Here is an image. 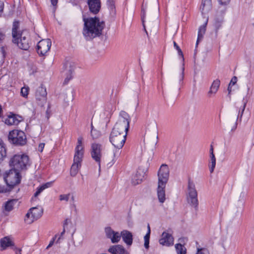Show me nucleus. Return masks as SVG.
<instances>
[{
    "instance_id": "nucleus-33",
    "label": "nucleus",
    "mask_w": 254,
    "mask_h": 254,
    "mask_svg": "<svg viewBox=\"0 0 254 254\" xmlns=\"http://www.w3.org/2000/svg\"><path fill=\"white\" fill-rule=\"evenodd\" d=\"M150 227L149 225H147V232L144 237V247L147 249L149 248V238H150Z\"/></svg>"
},
{
    "instance_id": "nucleus-15",
    "label": "nucleus",
    "mask_w": 254,
    "mask_h": 254,
    "mask_svg": "<svg viewBox=\"0 0 254 254\" xmlns=\"http://www.w3.org/2000/svg\"><path fill=\"white\" fill-rule=\"evenodd\" d=\"M147 169L145 168H139L136 173L132 177L131 183L133 185H137L140 184L145 178Z\"/></svg>"
},
{
    "instance_id": "nucleus-18",
    "label": "nucleus",
    "mask_w": 254,
    "mask_h": 254,
    "mask_svg": "<svg viewBox=\"0 0 254 254\" xmlns=\"http://www.w3.org/2000/svg\"><path fill=\"white\" fill-rule=\"evenodd\" d=\"M88 5L90 11L93 13H97L101 8L100 0H88Z\"/></svg>"
},
{
    "instance_id": "nucleus-7",
    "label": "nucleus",
    "mask_w": 254,
    "mask_h": 254,
    "mask_svg": "<svg viewBox=\"0 0 254 254\" xmlns=\"http://www.w3.org/2000/svg\"><path fill=\"white\" fill-rule=\"evenodd\" d=\"M20 172L11 168L8 172L5 173L4 179L7 186L11 188L20 183L21 180Z\"/></svg>"
},
{
    "instance_id": "nucleus-9",
    "label": "nucleus",
    "mask_w": 254,
    "mask_h": 254,
    "mask_svg": "<svg viewBox=\"0 0 254 254\" xmlns=\"http://www.w3.org/2000/svg\"><path fill=\"white\" fill-rule=\"evenodd\" d=\"M43 214V209L40 206L32 207L29 209L26 213L24 221L27 224H30L39 219Z\"/></svg>"
},
{
    "instance_id": "nucleus-43",
    "label": "nucleus",
    "mask_w": 254,
    "mask_h": 254,
    "mask_svg": "<svg viewBox=\"0 0 254 254\" xmlns=\"http://www.w3.org/2000/svg\"><path fill=\"white\" fill-rule=\"evenodd\" d=\"M13 250L14 251L15 254H21L22 250L21 248L15 247L13 248Z\"/></svg>"
},
{
    "instance_id": "nucleus-41",
    "label": "nucleus",
    "mask_w": 254,
    "mask_h": 254,
    "mask_svg": "<svg viewBox=\"0 0 254 254\" xmlns=\"http://www.w3.org/2000/svg\"><path fill=\"white\" fill-rule=\"evenodd\" d=\"M246 103H244V105H243V106L242 107V111L241 112H240V111H239V113H238V117H237V120H238V118L240 116V119L242 118V116H243V113H244V111L245 109V107H246Z\"/></svg>"
},
{
    "instance_id": "nucleus-39",
    "label": "nucleus",
    "mask_w": 254,
    "mask_h": 254,
    "mask_svg": "<svg viewBox=\"0 0 254 254\" xmlns=\"http://www.w3.org/2000/svg\"><path fill=\"white\" fill-rule=\"evenodd\" d=\"M145 13H146V8H144V7H143L142 8V10H141V19H142V24L144 27V28H145L144 18L145 17Z\"/></svg>"
},
{
    "instance_id": "nucleus-50",
    "label": "nucleus",
    "mask_w": 254,
    "mask_h": 254,
    "mask_svg": "<svg viewBox=\"0 0 254 254\" xmlns=\"http://www.w3.org/2000/svg\"><path fill=\"white\" fill-rule=\"evenodd\" d=\"M237 122H236V123H235V124L234 125V126L232 127L231 128V131H233L235 130V129L237 128Z\"/></svg>"
},
{
    "instance_id": "nucleus-13",
    "label": "nucleus",
    "mask_w": 254,
    "mask_h": 254,
    "mask_svg": "<svg viewBox=\"0 0 254 254\" xmlns=\"http://www.w3.org/2000/svg\"><path fill=\"white\" fill-rule=\"evenodd\" d=\"M106 237L113 244L118 243L121 240V232L114 230L111 227L105 228Z\"/></svg>"
},
{
    "instance_id": "nucleus-21",
    "label": "nucleus",
    "mask_w": 254,
    "mask_h": 254,
    "mask_svg": "<svg viewBox=\"0 0 254 254\" xmlns=\"http://www.w3.org/2000/svg\"><path fill=\"white\" fill-rule=\"evenodd\" d=\"M0 247L2 250H5L7 248L14 245V242L11 237L6 236L0 239Z\"/></svg>"
},
{
    "instance_id": "nucleus-8",
    "label": "nucleus",
    "mask_w": 254,
    "mask_h": 254,
    "mask_svg": "<svg viewBox=\"0 0 254 254\" xmlns=\"http://www.w3.org/2000/svg\"><path fill=\"white\" fill-rule=\"evenodd\" d=\"M127 134L112 130L110 137V142L117 149H121L126 141Z\"/></svg>"
},
{
    "instance_id": "nucleus-36",
    "label": "nucleus",
    "mask_w": 254,
    "mask_h": 254,
    "mask_svg": "<svg viewBox=\"0 0 254 254\" xmlns=\"http://www.w3.org/2000/svg\"><path fill=\"white\" fill-rule=\"evenodd\" d=\"M29 92V88L27 86H24L21 88L20 95L25 98H27Z\"/></svg>"
},
{
    "instance_id": "nucleus-31",
    "label": "nucleus",
    "mask_w": 254,
    "mask_h": 254,
    "mask_svg": "<svg viewBox=\"0 0 254 254\" xmlns=\"http://www.w3.org/2000/svg\"><path fill=\"white\" fill-rule=\"evenodd\" d=\"M177 254H187V249L181 244H176L175 245Z\"/></svg>"
},
{
    "instance_id": "nucleus-24",
    "label": "nucleus",
    "mask_w": 254,
    "mask_h": 254,
    "mask_svg": "<svg viewBox=\"0 0 254 254\" xmlns=\"http://www.w3.org/2000/svg\"><path fill=\"white\" fill-rule=\"evenodd\" d=\"M47 92L45 88L39 87L36 92V98L37 100L45 102L46 100Z\"/></svg>"
},
{
    "instance_id": "nucleus-38",
    "label": "nucleus",
    "mask_w": 254,
    "mask_h": 254,
    "mask_svg": "<svg viewBox=\"0 0 254 254\" xmlns=\"http://www.w3.org/2000/svg\"><path fill=\"white\" fill-rule=\"evenodd\" d=\"M91 135L94 139L97 138L100 136V132L98 130L94 129L92 125H91Z\"/></svg>"
},
{
    "instance_id": "nucleus-22",
    "label": "nucleus",
    "mask_w": 254,
    "mask_h": 254,
    "mask_svg": "<svg viewBox=\"0 0 254 254\" xmlns=\"http://www.w3.org/2000/svg\"><path fill=\"white\" fill-rule=\"evenodd\" d=\"M211 7V0H202L200 8L202 14L204 15L207 14L210 11Z\"/></svg>"
},
{
    "instance_id": "nucleus-53",
    "label": "nucleus",
    "mask_w": 254,
    "mask_h": 254,
    "mask_svg": "<svg viewBox=\"0 0 254 254\" xmlns=\"http://www.w3.org/2000/svg\"><path fill=\"white\" fill-rule=\"evenodd\" d=\"M4 37V35L2 34L1 31L0 30V41L2 40Z\"/></svg>"
},
{
    "instance_id": "nucleus-28",
    "label": "nucleus",
    "mask_w": 254,
    "mask_h": 254,
    "mask_svg": "<svg viewBox=\"0 0 254 254\" xmlns=\"http://www.w3.org/2000/svg\"><path fill=\"white\" fill-rule=\"evenodd\" d=\"M53 182H49L38 187L34 193V196H38L45 189L51 187L53 185Z\"/></svg>"
},
{
    "instance_id": "nucleus-3",
    "label": "nucleus",
    "mask_w": 254,
    "mask_h": 254,
    "mask_svg": "<svg viewBox=\"0 0 254 254\" xmlns=\"http://www.w3.org/2000/svg\"><path fill=\"white\" fill-rule=\"evenodd\" d=\"M18 27L19 23L17 21L14 22L12 30L13 42L16 44L19 48L27 50L29 48L28 37L24 32L18 31Z\"/></svg>"
},
{
    "instance_id": "nucleus-25",
    "label": "nucleus",
    "mask_w": 254,
    "mask_h": 254,
    "mask_svg": "<svg viewBox=\"0 0 254 254\" xmlns=\"http://www.w3.org/2000/svg\"><path fill=\"white\" fill-rule=\"evenodd\" d=\"M19 121L16 115L11 114L7 116V118L4 120V123L7 125L11 126L18 124Z\"/></svg>"
},
{
    "instance_id": "nucleus-10",
    "label": "nucleus",
    "mask_w": 254,
    "mask_h": 254,
    "mask_svg": "<svg viewBox=\"0 0 254 254\" xmlns=\"http://www.w3.org/2000/svg\"><path fill=\"white\" fill-rule=\"evenodd\" d=\"M84 154V145L82 136L77 138V143L74 149L73 161L82 162Z\"/></svg>"
},
{
    "instance_id": "nucleus-47",
    "label": "nucleus",
    "mask_w": 254,
    "mask_h": 254,
    "mask_svg": "<svg viewBox=\"0 0 254 254\" xmlns=\"http://www.w3.org/2000/svg\"><path fill=\"white\" fill-rule=\"evenodd\" d=\"M45 146V144L43 143H40L38 146V150L42 152Z\"/></svg>"
},
{
    "instance_id": "nucleus-19",
    "label": "nucleus",
    "mask_w": 254,
    "mask_h": 254,
    "mask_svg": "<svg viewBox=\"0 0 254 254\" xmlns=\"http://www.w3.org/2000/svg\"><path fill=\"white\" fill-rule=\"evenodd\" d=\"M108 252L111 254H128L126 249L121 245L111 246L108 249Z\"/></svg>"
},
{
    "instance_id": "nucleus-55",
    "label": "nucleus",
    "mask_w": 254,
    "mask_h": 254,
    "mask_svg": "<svg viewBox=\"0 0 254 254\" xmlns=\"http://www.w3.org/2000/svg\"><path fill=\"white\" fill-rule=\"evenodd\" d=\"M116 152V151H114V157H115Z\"/></svg>"
},
{
    "instance_id": "nucleus-42",
    "label": "nucleus",
    "mask_w": 254,
    "mask_h": 254,
    "mask_svg": "<svg viewBox=\"0 0 254 254\" xmlns=\"http://www.w3.org/2000/svg\"><path fill=\"white\" fill-rule=\"evenodd\" d=\"M174 46L175 48H176V49L178 51V54L179 55L181 56L182 57H183V53H182L181 49L180 48V47L178 46V45L177 44V43L175 42H174Z\"/></svg>"
},
{
    "instance_id": "nucleus-20",
    "label": "nucleus",
    "mask_w": 254,
    "mask_h": 254,
    "mask_svg": "<svg viewBox=\"0 0 254 254\" xmlns=\"http://www.w3.org/2000/svg\"><path fill=\"white\" fill-rule=\"evenodd\" d=\"M166 185L158 184L157 187V196L159 201L161 203H163L165 199V190Z\"/></svg>"
},
{
    "instance_id": "nucleus-29",
    "label": "nucleus",
    "mask_w": 254,
    "mask_h": 254,
    "mask_svg": "<svg viewBox=\"0 0 254 254\" xmlns=\"http://www.w3.org/2000/svg\"><path fill=\"white\" fill-rule=\"evenodd\" d=\"M6 156V146L3 142L0 140V163L2 162Z\"/></svg>"
},
{
    "instance_id": "nucleus-35",
    "label": "nucleus",
    "mask_w": 254,
    "mask_h": 254,
    "mask_svg": "<svg viewBox=\"0 0 254 254\" xmlns=\"http://www.w3.org/2000/svg\"><path fill=\"white\" fill-rule=\"evenodd\" d=\"M17 199H11L7 201L5 204V209L7 211L11 210L14 205L17 203Z\"/></svg>"
},
{
    "instance_id": "nucleus-1",
    "label": "nucleus",
    "mask_w": 254,
    "mask_h": 254,
    "mask_svg": "<svg viewBox=\"0 0 254 254\" xmlns=\"http://www.w3.org/2000/svg\"><path fill=\"white\" fill-rule=\"evenodd\" d=\"M83 21L84 26L82 33L86 40H92L102 34L105 27V23L99 18L96 17H83Z\"/></svg>"
},
{
    "instance_id": "nucleus-30",
    "label": "nucleus",
    "mask_w": 254,
    "mask_h": 254,
    "mask_svg": "<svg viewBox=\"0 0 254 254\" xmlns=\"http://www.w3.org/2000/svg\"><path fill=\"white\" fill-rule=\"evenodd\" d=\"M64 232H65V231H64V230L63 231V232H61V233L60 234L56 235L55 236V237H53L52 238V239L51 240V241L50 242L49 245H48V246L46 248V249H48L51 247H52L53 245V244L56 239H57L56 243H60L61 239H62L63 238V236L64 234Z\"/></svg>"
},
{
    "instance_id": "nucleus-12",
    "label": "nucleus",
    "mask_w": 254,
    "mask_h": 254,
    "mask_svg": "<svg viewBox=\"0 0 254 254\" xmlns=\"http://www.w3.org/2000/svg\"><path fill=\"white\" fill-rule=\"evenodd\" d=\"M170 174V170L168 165L162 164L158 171V184L166 185Z\"/></svg>"
},
{
    "instance_id": "nucleus-37",
    "label": "nucleus",
    "mask_w": 254,
    "mask_h": 254,
    "mask_svg": "<svg viewBox=\"0 0 254 254\" xmlns=\"http://www.w3.org/2000/svg\"><path fill=\"white\" fill-rule=\"evenodd\" d=\"M70 197L72 199H73L74 196L71 195L70 193L61 194L59 196V199L61 201H65L67 202Z\"/></svg>"
},
{
    "instance_id": "nucleus-49",
    "label": "nucleus",
    "mask_w": 254,
    "mask_h": 254,
    "mask_svg": "<svg viewBox=\"0 0 254 254\" xmlns=\"http://www.w3.org/2000/svg\"><path fill=\"white\" fill-rule=\"evenodd\" d=\"M4 3L2 1L0 0V13L3 11Z\"/></svg>"
},
{
    "instance_id": "nucleus-57",
    "label": "nucleus",
    "mask_w": 254,
    "mask_h": 254,
    "mask_svg": "<svg viewBox=\"0 0 254 254\" xmlns=\"http://www.w3.org/2000/svg\"><path fill=\"white\" fill-rule=\"evenodd\" d=\"M250 90V87H248V91H249Z\"/></svg>"
},
{
    "instance_id": "nucleus-52",
    "label": "nucleus",
    "mask_w": 254,
    "mask_h": 254,
    "mask_svg": "<svg viewBox=\"0 0 254 254\" xmlns=\"http://www.w3.org/2000/svg\"><path fill=\"white\" fill-rule=\"evenodd\" d=\"M237 81V78L236 77H234L232 78L231 83L232 82L233 84L234 85Z\"/></svg>"
},
{
    "instance_id": "nucleus-58",
    "label": "nucleus",
    "mask_w": 254,
    "mask_h": 254,
    "mask_svg": "<svg viewBox=\"0 0 254 254\" xmlns=\"http://www.w3.org/2000/svg\"><path fill=\"white\" fill-rule=\"evenodd\" d=\"M144 30H145V32H147V31H146L145 28H144Z\"/></svg>"
},
{
    "instance_id": "nucleus-56",
    "label": "nucleus",
    "mask_w": 254,
    "mask_h": 254,
    "mask_svg": "<svg viewBox=\"0 0 254 254\" xmlns=\"http://www.w3.org/2000/svg\"><path fill=\"white\" fill-rule=\"evenodd\" d=\"M183 78V75L182 74L181 76V80H182Z\"/></svg>"
},
{
    "instance_id": "nucleus-2",
    "label": "nucleus",
    "mask_w": 254,
    "mask_h": 254,
    "mask_svg": "<svg viewBox=\"0 0 254 254\" xmlns=\"http://www.w3.org/2000/svg\"><path fill=\"white\" fill-rule=\"evenodd\" d=\"M9 163L11 168L21 172L26 170L30 166L31 162L26 153L20 152L12 156Z\"/></svg>"
},
{
    "instance_id": "nucleus-4",
    "label": "nucleus",
    "mask_w": 254,
    "mask_h": 254,
    "mask_svg": "<svg viewBox=\"0 0 254 254\" xmlns=\"http://www.w3.org/2000/svg\"><path fill=\"white\" fill-rule=\"evenodd\" d=\"M130 119L129 115L125 111L120 113L119 119L112 130L127 134L129 127Z\"/></svg>"
},
{
    "instance_id": "nucleus-51",
    "label": "nucleus",
    "mask_w": 254,
    "mask_h": 254,
    "mask_svg": "<svg viewBox=\"0 0 254 254\" xmlns=\"http://www.w3.org/2000/svg\"><path fill=\"white\" fill-rule=\"evenodd\" d=\"M51 1L52 5L54 6L56 5L58 2V0H51Z\"/></svg>"
},
{
    "instance_id": "nucleus-46",
    "label": "nucleus",
    "mask_w": 254,
    "mask_h": 254,
    "mask_svg": "<svg viewBox=\"0 0 254 254\" xmlns=\"http://www.w3.org/2000/svg\"><path fill=\"white\" fill-rule=\"evenodd\" d=\"M37 71V69L36 67L33 66L31 68V69L29 70V74L32 75L34 74Z\"/></svg>"
},
{
    "instance_id": "nucleus-11",
    "label": "nucleus",
    "mask_w": 254,
    "mask_h": 254,
    "mask_svg": "<svg viewBox=\"0 0 254 254\" xmlns=\"http://www.w3.org/2000/svg\"><path fill=\"white\" fill-rule=\"evenodd\" d=\"M102 150V146L101 144L93 143L91 146V156L92 158L98 163L99 169L100 168L101 161L102 157L101 151Z\"/></svg>"
},
{
    "instance_id": "nucleus-14",
    "label": "nucleus",
    "mask_w": 254,
    "mask_h": 254,
    "mask_svg": "<svg viewBox=\"0 0 254 254\" xmlns=\"http://www.w3.org/2000/svg\"><path fill=\"white\" fill-rule=\"evenodd\" d=\"M51 45V41L49 39L41 40L37 44L38 53L42 56L46 55L49 51Z\"/></svg>"
},
{
    "instance_id": "nucleus-5",
    "label": "nucleus",
    "mask_w": 254,
    "mask_h": 254,
    "mask_svg": "<svg viewBox=\"0 0 254 254\" xmlns=\"http://www.w3.org/2000/svg\"><path fill=\"white\" fill-rule=\"evenodd\" d=\"M186 197L188 203L195 207L197 206V192L195 189L194 183L190 180H189L188 181Z\"/></svg>"
},
{
    "instance_id": "nucleus-44",
    "label": "nucleus",
    "mask_w": 254,
    "mask_h": 254,
    "mask_svg": "<svg viewBox=\"0 0 254 254\" xmlns=\"http://www.w3.org/2000/svg\"><path fill=\"white\" fill-rule=\"evenodd\" d=\"M71 71L70 70H69V74L67 76V77L65 78V80H64V83L66 84L69 80H70L72 78V75H71Z\"/></svg>"
},
{
    "instance_id": "nucleus-6",
    "label": "nucleus",
    "mask_w": 254,
    "mask_h": 254,
    "mask_svg": "<svg viewBox=\"0 0 254 254\" xmlns=\"http://www.w3.org/2000/svg\"><path fill=\"white\" fill-rule=\"evenodd\" d=\"M8 138L10 142L16 145H24L27 141L25 133L23 131L18 129L10 131L9 132Z\"/></svg>"
},
{
    "instance_id": "nucleus-48",
    "label": "nucleus",
    "mask_w": 254,
    "mask_h": 254,
    "mask_svg": "<svg viewBox=\"0 0 254 254\" xmlns=\"http://www.w3.org/2000/svg\"><path fill=\"white\" fill-rule=\"evenodd\" d=\"M7 191V189H5L4 187L0 186V192H5Z\"/></svg>"
},
{
    "instance_id": "nucleus-16",
    "label": "nucleus",
    "mask_w": 254,
    "mask_h": 254,
    "mask_svg": "<svg viewBox=\"0 0 254 254\" xmlns=\"http://www.w3.org/2000/svg\"><path fill=\"white\" fill-rule=\"evenodd\" d=\"M174 241L172 234L168 231H165L162 234L159 242L162 246L170 247L173 245Z\"/></svg>"
},
{
    "instance_id": "nucleus-45",
    "label": "nucleus",
    "mask_w": 254,
    "mask_h": 254,
    "mask_svg": "<svg viewBox=\"0 0 254 254\" xmlns=\"http://www.w3.org/2000/svg\"><path fill=\"white\" fill-rule=\"evenodd\" d=\"M219 3L221 5H227L228 4L230 0H218Z\"/></svg>"
},
{
    "instance_id": "nucleus-17",
    "label": "nucleus",
    "mask_w": 254,
    "mask_h": 254,
    "mask_svg": "<svg viewBox=\"0 0 254 254\" xmlns=\"http://www.w3.org/2000/svg\"><path fill=\"white\" fill-rule=\"evenodd\" d=\"M122 238L124 242L127 246H130L133 243V236L132 233L127 230H124L121 232V238Z\"/></svg>"
},
{
    "instance_id": "nucleus-23",
    "label": "nucleus",
    "mask_w": 254,
    "mask_h": 254,
    "mask_svg": "<svg viewBox=\"0 0 254 254\" xmlns=\"http://www.w3.org/2000/svg\"><path fill=\"white\" fill-rule=\"evenodd\" d=\"M220 85V81L218 79L214 80L210 86L209 90L208 92V96L211 97L215 95L218 91Z\"/></svg>"
},
{
    "instance_id": "nucleus-32",
    "label": "nucleus",
    "mask_w": 254,
    "mask_h": 254,
    "mask_svg": "<svg viewBox=\"0 0 254 254\" xmlns=\"http://www.w3.org/2000/svg\"><path fill=\"white\" fill-rule=\"evenodd\" d=\"M216 165V159L214 154L210 155V160H209V171L210 173H213L215 167Z\"/></svg>"
},
{
    "instance_id": "nucleus-40",
    "label": "nucleus",
    "mask_w": 254,
    "mask_h": 254,
    "mask_svg": "<svg viewBox=\"0 0 254 254\" xmlns=\"http://www.w3.org/2000/svg\"><path fill=\"white\" fill-rule=\"evenodd\" d=\"M196 254H209L208 251L205 249H197Z\"/></svg>"
},
{
    "instance_id": "nucleus-34",
    "label": "nucleus",
    "mask_w": 254,
    "mask_h": 254,
    "mask_svg": "<svg viewBox=\"0 0 254 254\" xmlns=\"http://www.w3.org/2000/svg\"><path fill=\"white\" fill-rule=\"evenodd\" d=\"M107 5L110 10V14L114 15L116 14V8L115 6V2L113 0H108L107 1Z\"/></svg>"
},
{
    "instance_id": "nucleus-54",
    "label": "nucleus",
    "mask_w": 254,
    "mask_h": 254,
    "mask_svg": "<svg viewBox=\"0 0 254 254\" xmlns=\"http://www.w3.org/2000/svg\"><path fill=\"white\" fill-rule=\"evenodd\" d=\"M210 155H211L212 154H214L213 153V149L212 146L211 147V148L210 149Z\"/></svg>"
},
{
    "instance_id": "nucleus-27",
    "label": "nucleus",
    "mask_w": 254,
    "mask_h": 254,
    "mask_svg": "<svg viewBox=\"0 0 254 254\" xmlns=\"http://www.w3.org/2000/svg\"><path fill=\"white\" fill-rule=\"evenodd\" d=\"M81 166V163L73 161V163L70 169V175L71 176H75L78 173Z\"/></svg>"
},
{
    "instance_id": "nucleus-26",
    "label": "nucleus",
    "mask_w": 254,
    "mask_h": 254,
    "mask_svg": "<svg viewBox=\"0 0 254 254\" xmlns=\"http://www.w3.org/2000/svg\"><path fill=\"white\" fill-rule=\"evenodd\" d=\"M208 21V17H206V21L204 24L200 26L199 28L198 31V36H197V39L196 41V45H197L198 44V41L200 40H201L203 37L204 34L205 33L206 31V26L207 23Z\"/></svg>"
}]
</instances>
